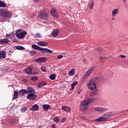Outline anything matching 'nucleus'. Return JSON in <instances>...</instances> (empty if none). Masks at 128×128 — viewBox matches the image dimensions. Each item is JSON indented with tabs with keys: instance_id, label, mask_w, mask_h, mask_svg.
Here are the masks:
<instances>
[{
	"instance_id": "obj_22",
	"label": "nucleus",
	"mask_w": 128,
	"mask_h": 128,
	"mask_svg": "<svg viewBox=\"0 0 128 128\" xmlns=\"http://www.w3.org/2000/svg\"><path fill=\"white\" fill-rule=\"evenodd\" d=\"M50 108V105L45 104L42 105V108L44 110H45L46 112H48V109Z\"/></svg>"
},
{
	"instance_id": "obj_31",
	"label": "nucleus",
	"mask_w": 128,
	"mask_h": 128,
	"mask_svg": "<svg viewBox=\"0 0 128 128\" xmlns=\"http://www.w3.org/2000/svg\"><path fill=\"white\" fill-rule=\"evenodd\" d=\"M29 54L30 56H36V52L35 50H31L29 52Z\"/></svg>"
},
{
	"instance_id": "obj_10",
	"label": "nucleus",
	"mask_w": 128,
	"mask_h": 128,
	"mask_svg": "<svg viewBox=\"0 0 128 128\" xmlns=\"http://www.w3.org/2000/svg\"><path fill=\"white\" fill-rule=\"evenodd\" d=\"M2 16L3 18H10L12 16V14H10V12H8L4 10Z\"/></svg>"
},
{
	"instance_id": "obj_47",
	"label": "nucleus",
	"mask_w": 128,
	"mask_h": 128,
	"mask_svg": "<svg viewBox=\"0 0 128 128\" xmlns=\"http://www.w3.org/2000/svg\"><path fill=\"white\" fill-rule=\"evenodd\" d=\"M34 2H40V0H34Z\"/></svg>"
},
{
	"instance_id": "obj_19",
	"label": "nucleus",
	"mask_w": 128,
	"mask_h": 128,
	"mask_svg": "<svg viewBox=\"0 0 128 128\" xmlns=\"http://www.w3.org/2000/svg\"><path fill=\"white\" fill-rule=\"evenodd\" d=\"M38 44L40 46H48V43L44 41H40L38 42Z\"/></svg>"
},
{
	"instance_id": "obj_35",
	"label": "nucleus",
	"mask_w": 128,
	"mask_h": 128,
	"mask_svg": "<svg viewBox=\"0 0 128 128\" xmlns=\"http://www.w3.org/2000/svg\"><path fill=\"white\" fill-rule=\"evenodd\" d=\"M26 110H28V109L26 107H22L20 110L21 112H26Z\"/></svg>"
},
{
	"instance_id": "obj_4",
	"label": "nucleus",
	"mask_w": 128,
	"mask_h": 128,
	"mask_svg": "<svg viewBox=\"0 0 128 128\" xmlns=\"http://www.w3.org/2000/svg\"><path fill=\"white\" fill-rule=\"evenodd\" d=\"M26 32L22 31V30L19 29L16 32V36L18 38H24L26 36Z\"/></svg>"
},
{
	"instance_id": "obj_21",
	"label": "nucleus",
	"mask_w": 128,
	"mask_h": 128,
	"mask_svg": "<svg viewBox=\"0 0 128 128\" xmlns=\"http://www.w3.org/2000/svg\"><path fill=\"white\" fill-rule=\"evenodd\" d=\"M27 92H28V94H34L36 92V90L34 88H32V87H29L28 88Z\"/></svg>"
},
{
	"instance_id": "obj_1",
	"label": "nucleus",
	"mask_w": 128,
	"mask_h": 128,
	"mask_svg": "<svg viewBox=\"0 0 128 128\" xmlns=\"http://www.w3.org/2000/svg\"><path fill=\"white\" fill-rule=\"evenodd\" d=\"M94 100V98H88L81 102L80 108L82 112H86L88 104Z\"/></svg>"
},
{
	"instance_id": "obj_12",
	"label": "nucleus",
	"mask_w": 128,
	"mask_h": 128,
	"mask_svg": "<svg viewBox=\"0 0 128 128\" xmlns=\"http://www.w3.org/2000/svg\"><path fill=\"white\" fill-rule=\"evenodd\" d=\"M6 58V52L5 50L0 52V60H4Z\"/></svg>"
},
{
	"instance_id": "obj_11",
	"label": "nucleus",
	"mask_w": 128,
	"mask_h": 128,
	"mask_svg": "<svg viewBox=\"0 0 128 128\" xmlns=\"http://www.w3.org/2000/svg\"><path fill=\"white\" fill-rule=\"evenodd\" d=\"M51 15L52 16H54V18H58V12L56 10L54 9L51 10L50 11Z\"/></svg>"
},
{
	"instance_id": "obj_34",
	"label": "nucleus",
	"mask_w": 128,
	"mask_h": 128,
	"mask_svg": "<svg viewBox=\"0 0 128 128\" xmlns=\"http://www.w3.org/2000/svg\"><path fill=\"white\" fill-rule=\"evenodd\" d=\"M53 120L54 122H56L58 124L60 122V119L58 118V116H56L54 118Z\"/></svg>"
},
{
	"instance_id": "obj_7",
	"label": "nucleus",
	"mask_w": 128,
	"mask_h": 128,
	"mask_svg": "<svg viewBox=\"0 0 128 128\" xmlns=\"http://www.w3.org/2000/svg\"><path fill=\"white\" fill-rule=\"evenodd\" d=\"M24 72L26 74H31V75L34 74H32V67L30 66H28V68H26L24 70Z\"/></svg>"
},
{
	"instance_id": "obj_37",
	"label": "nucleus",
	"mask_w": 128,
	"mask_h": 128,
	"mask_svg": "<svg viewBox=\"0 0 128 128\" xmlns=\"http://www.w3.org/2000/svg\"><path fill=\"white\" fill-rule=\"evenodd\" d=\"M41 70H42L44 72H46V66H42Z\"/></svg>"
},
{
	"instance_id": "obj_43",
	"label": "nucleus",
	"mask_w": 128,
	"mask_h": 128,
	"mask_svg": "<svg viewBox=\"0 0 128 128\" xmlns=\"http://www.w3.org/2000/svg\"><path fill=\"white\" fill-rule=\"evenodd\" d=\"M119 58H126V56L124 55H120Z\"/></svg>"
},
{
	"instance_id": "obj_32",
	"label": "nucleus",
	"mask_w": 128,
	"mask_h": 128,
	"mask_svg": "<svg viewBox=\"0 0 128 128\" xmlns=\"http://www.w3.org/2000/svg\"><path fill=\"white\" fill-rule=\"evenodd\" d=\"M56 74H52L50 76V80H56Z\"/></svg>"
},
{
	"instance_id": "obj_40",
	"label": "nucleus",
	"mask_w": 128,
	"mask_h": 128,
	"mask_svg": "<svg viewBox=\"0 0 128 128\" xmlns=\"http://www.w3.org/2000/svg\"><path fill=\"white\" fill-rule=\"evenodd\" d=\"M64 58V56L62 55H59L57 56L58 60H60V58Z\"/></svg>"
},
{
	"instance_id": "obj_28",
	"label": "nucleus",
	"mask_w": 128,
	"mask_h": 128,
	"mask_svg": "<svg viewBox=\"0 0 128 128\" xmlns=\"http://www.w3.org/2000/svg\"><path fill=\"white\" fill-rule=\"evenodd\" d=\"M18 98V92L16 91L14 92L13 100H16Z\"/></svg>"
},
{
	"instance_id": "obj_18",
	"label": "nucleus",
	"mask_w": 128,
	"mask_h": 128,
	"mask_svg": "<svg viewBox=\"0 0 128 128\" xmlns=\"http://www.w3.org/2000/svg\"><path fill=\"white\" fill-rule=\"evenodd\" d=\"M48 83L44 81L40 82L38 84V88H42V86H46Z\"/></svg>"
},
{
	"instance_id": "obj_6",
	"label": "nucleus",
	"mask_w": 128,
	"mask_h": 128,
	"mask_svg": "<svg viewBox=\"0 0 128 128\" xmlns=\"http://www.w3.org/2000/svg\"><path fill=\"white\" fill-rule=\"evenodd\" d=\"M27 98L30 100H34L36 98V95L34 93H30L27 96Z\"/></svg>"
},
{
	"instance_id": "obj_41",
	"label": "nucleus",
	"mask_w": 128,
	"mask_h": 128,
	"mask_svg": "<svg viewBox=\"0 0 128 128\" xmlns=\"http://www.w3.org/2000/svg\"><path fill=\"white\" fill-rule=\"evenodd\" d=\"M43 24H50V21H43Z\"/></svg>"
},
{
	"instance_id": "obj_3",
	"label": "nucleus",
	"mask_w": 128,
	"mask_h": 128,
	"mask_svg": "<svg viewBox=\"0 0 128 128\" xmlns=\"http://www.w3.org/2000/svg\"><path fill=\"white\" fill-rule=\"evenodd\" d=\"M100 80L98 77H94L92 79L90 80L88 84V88L92 90H96V84L100 82Z\"/></svg>"
},
{
	"instance_id": "obj_24",
	"label": "nucleus",
	"mask_w": 128,
	"mask_h": 128,
	"mask_svg": "<svg viewBox=\"0 0 128 128\" xmlns=\"http://www.w3.org/2000/svg\"><path fill=\"white\" fill-rule=\"evenodd\" d=\"M118 10H119L118 8H116L113 10L112 11V16H116L118 12Z\"/></svg>"
},
{
	"instance_id": "obj_33",
	"label": "nucleus",
	"mask_w": 128,
	"mask_h": 128,
	"mask_svg": "<svg viewBox=\"0 0 128 128\" xmlns=\"http://www.w3.org/2000/svg\"><path fill=\"white\" fill-rule=\"evenodd\" d=\"M78 84V82H74L72 84H71L72 86V90H74V86Z\"/></svg>"
},
{
	"instance_id": "obj_50",
	"label": "nucleus",
	"mask_w": 128,
	"mask_h": 128,
	"mask_svg": "<svg viewBox=\"0 0 128 128\" xmlns=\"http://www.w3.org/2000/svg\"><path fill=\"white\" fill-rule=\"evenodd\" d=\"M112 20H114V18L112 17Z\"/></svg>"
},
{
	"instance_id": "obj_30",
	"label": "nucleus",
	"mask_w": 128,
	"mask_h": 128,
	"mask_svg": "<svg viewBox=\"0 0 128 128\" xmlns=\"http://www.w3.org/2000/svg\"><path fill=\"white\" fill-rule=\"evenodd\" d=\"M94 0H92L90 4H88V6L90 8L91 10H92L94 8Z\"/></svg>"
},
{
	"instance_id": "obj_2",
	"label": "nucleus",
	"mask_w": 128,
	"mask_h": 128,
	"mask_svg": "<svg viewBox=\"0 0 128 128\" xmlns=\"http://www.w3.org/2000/svg\"><path fill=\"white\" fill-rule=\"evenodd\" d=\"M116 114H114V112H110L105 113L102 116L99 118L96 119L95 122H108V120H110V118L114 116Z\"/></svg>"
},
{
	"instance_id": "obj_42",
	"label": "nucleus",
	"mask_w": 128,
	"mask_h": 128,
	"mask_svg": "<svg viewBox=\"0 0 128 128\" xmlns=\"http://www.w3.org/2000/svg\"><path fill=\"white\" fill-rule=\"evenodd\" d=\"M66 118H64L62 120L61 122H66Z\"/></svg>"
},
{
	"instance_id": "obj_29",
	"label": "nucleus",
	"mask_w": 128,
	"mask_h": 128,
	"mask_svg": "<svg viewBox=\"0 0 128 128\" xmlns=\"http://www.w3.org/2000/svg\"><path fill=\"white\" fill-rule=\"evenodd\" d=\"M30 80L33 82H36L38 80V77L37 76H32L30 78Z\"/></svg>"
},
{
	"instance_id": "obj_9",
	"label": "nucleus",
	"mask_w": 128,
	"mask_h": 128,
	"mask_svg": "<svg viewBox=\"0 0 128 128\" xmlns=\"http://www.w3.org/2000/svg\"><path fill=\"white\" fill-rule=\"evenodd\" d=\"M94 110L96 112H108V108L102 107H97L94 108Z\"/></svg>"
},
{
	"instance_id": "obj_54",
	"label": "nucleus",
	"mask_w": 128,
	"mask_h": 128,
	"mask_svg": "<svg viewBox=\"0 0 128 128\" xmlns=\"http://www.w3.org/2000/svg\"><path fill=\"white\" fill-rule=\"evenodd\" d=\"M34 74H36V73H34Z\"/></svg>"
},
{
	"instance_id": "obj_36",
	"label": "nucleus",
	"mask_w": 128,
	"mask_h": 128,
	"mask_svg": "<svg viewBox=\"0 0 128 128\" xmlns=\"http://www.w3.org/2000/svg\"><path fill=\"white\" fill-rule=\"evenodd\" d=\"M16 50H24V48L22 46H16Z\"/></svg>"
},
{
	"instance_id": "obj_13",
	"label": "nucleus",
	"mask_w": 128,
	"mask_h": 128,
	"mask_svg": "<svg viewBox=\"0 0 128 128\" xmlns=\"http://www.w3.org/2000/svg\"><path fill=\"white\" fill-rule=\"evenodd\" d=\"M26 92H28V90H20L19 91V96L20 98H22V96H24L25 95Z\"/></svg>"
},
{
	"instance_id": "obj_44",
	"label": "nucleus",
	"mask_w": 128,
	"mask_h": 128,
	"mask_svg": "<svg viewBox=\"0 0 128 128\" xmlns=\"http://www.w3.org/2000/svg\"><path fill=\"white\" fill-rule=\"evenodd\" d=\"M96 50L97 52H102V48H98L96 49Z\"/></svg>"
},
{
	"instance_id": "obj_27",
	"label": "nucleus",
	"mask_w": 128,
	"mask_h": 128,
	"mask_svg": "<svg viewBox=\"0 0 128 128\" xmlns=\"http://www.w3.org/2000/svg\"><path fill=\"white\" fill-rule=\"evenodd\" d=\"M6 4L0 0V8H6Z\"/></svg>"
},
{
	"instance_id": "obj_39",
	"label": "nucleus",
	"mask_w": 128,
	"mask_h": 128,
	"mask_svg": "<svg viewBox=\"0 0 128 128\" xmlns=\"http://www.w3.org/2000/svg\"><path fill=\"white\" fill-rule=\"evenodd\" d=\"M36 38H40V33H37L35 35Z\"/></svg>"
},
{
	"instance_id": "obj_46",
	"label": "nucleus",
	"mask_w": 128,
	"mask_h": 128,
	"mask_svg": "<svg viewBox=\"0 0 128 128\" xmlns=\"http://www.w3.org/2000/svg\"><path fill=\"white\" fill-rule=\"evenodd\" d=\"M52 128H56V124H54L52 125Z\"/></svg>"
},
{
	"instance_id": "obj_5",
	"label": "nucleus",
	"mask_w": 128,
	"mask_h": 128,
	"mask_svg": "<svg viewBox=\"0 0 128 128\" xmlns=\"http://www.w3.org/2000/svg\"><path fill=\"white\" fill-rule=\"evenodd\" d=\"M39 18L41 20H48V13L45 11H41L39 14Z\"/></svg>"
},
{
	"instance_id": "obj_23",
	"label": "nucleus",
	"mask_w": 128,
	"mask_h": 128,
	"mask_svg": "<svg viewBox=\"0 0 128 128\" xmlns=\"http://www.w3.org/2000/svg\"><path fill=\"white\" fill-rule=\"evenodd\" d=\"M30 110H32L33 112L38 110V104H36L32 106Z\"/></svg>"
},
{
	"instance_id": "obj_53",
	"label": "nucleus",
	"mask_w": 128,
	"mask_h": 128,
	"mask_svg": "<svg viewBox=\"0 0 128 128\" xmlns=\"http://www.w3.org/2000/svg\"><path fill=\"white\" fill-rule=\"evenodd\" d=\"M124 2H126V0H123Z\"/></svg>"
},
{
	"instance_id": "obj_49",
	"label": "nucleus",
	"mask_w": 128,
	"mask_h": 128,
	"mask_svg": "<svg viewBox=\"0 0 128 128\" xmlns=\"http://www.w3.org/2000/svg\"><path fill=\"white\" fill-rule=\"evenodd\" d=\"M96 91L93 92H92L93 94H96Z\"/></svg>"
},
{
	"instance_id": "obj_48",
	"label": "nucleus",
	"mask_w": 128,
	"mask_h": 128,
	"mask_svg": "<svg viewBox=\"0 0 128 128\" xmlns=\"http://www.w3.org/2000/svg\"><path fill=\"white\" fill-rule=\"evenodd\" d=\"M6 38H8V36H10V34H7L6 35Z\"/></svg>"
},
{
	"instance_id": "obj_51",
	"label": "nucleus",
	"mask_w": 128,
	"mask_h": 128,
	"mask_svg": "<svg viewBox=\"0 0 128 128\" xmlns=\"http://www.w3.org/2000/svg\"><path fill=\"white\" fill-rule=\"evenodd\" d=\"M78 94H80V92H78Z\"/></svg>"
},
{
	"instance_id": "obj_14",
	"label": "nucleus",
	"mask_w": 128,
	"mask_h": 128,
	"mask_svg": "<svg viewBox=\"0 0 128 128\" xmlns=\"http://www.w3.org/2000/svg\"><path fill=\"white\" fill-rule=\"evenodd\" d=\"M58 34H60V30L55 29L52 32V36H54V38H56V36H58Z\"/></svg>"
},
{
	"instance_id": "obj_26",
	"label": "nucleus",
	"mask_w": 128,
	"mask_h": 128,
	"mask_svg": "<svg viewBox=\"0 0 128 128\" xmlns=\"http://www.w3.org/2000/svg\"><path fill=\"white\" fill-rule=\"evenodd\" d=\"M8 42H10V40L7 38H4L0 40V44H8Z\"/></svg>"
},
{
	"instance_id": "obj_15",
	"label": "nucleus",
	"mask_w": 128,
	"mask_h": 128,
	"mask_svg": "<svg viewBox=\"0 0 128 128\" xmlns=\"http://www.w3.org/2000/svg\"><path fill=\"white\" fill-rule=\"evenodd\" d=\"M32 48L36 50H40V52H42V48L40 47L36 44H32Z\"/></svg>"
},
{
	"instance_id": "obj_52",
	"label": "nucleus",
	"mask_w": 128,
	"mask_h": 128,
	"mask_svg": "<svg viewBox=\"0 0 128 128\" xmlns=\"http://www.w3.org/2000/svg\"><path fill=\"white\" fill-rule=\"evenodd\" d=\"M25 80L24 79L23 80H22V82H25Z\"/></svg>"
},
{
	"instance_id": "obj_45",
	"label": "nucleus",
	"mask_w": 128,
	"mask_h": 128,
	"mask_svg": "<svg viewBox=\"0 0 128 128\" xmlns=\"http://www.w3.org/2000/svg\"><path fill=\"white\" fill-rule=\"evenodd\" d=\"M100 58V60H104V58H106V57H104V56H100V58Z\"/></svg>"
},
{
	"instance_id": "obj_8",
	"label": "nucleus",
	"mask_w": 128,
	"mask_h": 128,
	"mask_svg": "<svg viewBox=\"0 0 128 128\" xmlns=\"http://www.w3.org/2000/svg\"><path fill=\"white\" fill-rule=\"evenodd\" d=\"M94 68H90L88 70V71L83 76L84 80H86V78H88V76H90V74H92V72H94Z\"/></svg>"
},
{
	"instance_id": "obj_17",
	"label": "nucleus",
	"mask_w": 128,
	"mask_h": 128,
	"mask_svg": "<svg viewBox=\"0 0 128 128\" xmlns=\"http://www.w3.org/2000/svg\"><path fill=\"white\" fill-rule=\"evenodd\" d=\"M42 52H43L44 54H45V52L46 54H52V51L50 49H48V48H42Z\"/></svg>"
},
{
	"instance_id": "obj_38",
	"label": "nucleus",
	"mask_w": 128,
	"mask_h": 128,
	"mask_svg": "<svg viewBox=\"0 0 128 128\" xmlns=\"http://www.w3.org/2000/svg\"><path fill=\"white\" fill-rule=\"evenodd\" d=\"M4 10L0 8V16H2Z\"/></svg>"
},
{
	"instance_id": "obj_16",
	"label": "nucleus",
	"mask_w": 128,
	"mask_h": 128,
	"mask_svg": "<svg viewBox=\"0 0 128 128\" xmlns=\"http://www.w3.org/2000/svg\"><path fill=\"white\" fill-rule=\"evenodd\" d=\"M46 58L44 57H42L40 58L37 59H36L34 60L35 62H46Z\"/></svg>"
},
{
	"instance_id": "obj_25",
	"label": "nucleus",
	"mask_w": 128,
	"mask_h": 128,
	"mask_svg": "<svg viewBox=\"0 0 128 128\" xmlns=\"http://www.w3.org/2000/svg\"><path fill=\"white\" fill-rule=\"evenodd\" d=\"M68 74L70 76H72L74 74H76V70H74V68H72L69 72Z\"/></svg>"
},
{
	"instance_id": "obj_20",
	"label": "nucleus",
	"mask_w": 128,
	"mask_h": 128,
	"mask_svg": "<svg viewBox=\"0 0 128 128\" xmlns=\"http://www.w3.org/2000/svg\"><path fill=\"white\" fill-rule=\"evenodd\" d=\"M62 108L63 110H64V112H70L72 110V108H70L66 106H62Z\"/></svg>"
}]
</instances>
